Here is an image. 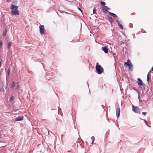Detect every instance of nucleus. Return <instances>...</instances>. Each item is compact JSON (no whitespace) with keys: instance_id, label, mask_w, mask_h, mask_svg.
Here are the masks:
<instances>
[{"instance_id":"29","label":"nucleus","mask_w":153,"mask_h":153,"mask_svg":"<svg viewBox=\"0 0 153 153\" xmlns=\"http://www.w3.org/2000/svg\"><path fill=\"white\" fill-rule=\"evenodd\" d=\"M110 9L108 7L107 10Z\"/></svg>"},{"instance_id":"3","label":"nucleus","mask_w":153,"mask_h":153,"mask_svg":"<svg viewBox=\"0 0 153 153\" xmlns=\"http://www.w3.org/2000/svg\"><path fill=\"white\" fill-rule=\"evenodd\" d=\"M137 80V83L140 88L142 90L144 89V84L143 83L142 80L140 78H138Z\"/></svg>"},{"instance_id":"9","label":"nucleus","mask_w":153,"mask_h":153,"mask_svg":"<svg viewBox=\"0 0 153 153\" xmlns=\"http://www.w3.org/2000/svg\"><path fill=\"white\" fill-rule=\"evenodd\" d=\"M102 49L103 51L105 53H107L108 52V48L106 47H102Z\"/></svg>"},{"instance_id":"16","label":"nucleus","mask_w":153,"mask_h":153,"mask_svg":"<svg viewBox=\"0 0 153 153\" xmlns=\"http://www.w3.org/2000/svg\"><path fill=\"white\" fill-rule=\"evenodd\" d=\"M7 33V29H5V31L3 33V36L4 37L6 35V34Z\"/></svg>"},{"instance_id":"1","label":"nucleus","mask_w":153,"mask_h":153,"mask_svg":"<svg viewBox=\"0 0 153 153\" xmlns=\"http://www.w3.org/2000/svg\"><path fill=\"white\" fill-rule=\"evenodd\" d=\"M11 9L12 10L11 13L12 15H19V12L18 10V7L17 6L12 5Z\"/></svg>"},{"instance_id":"12","label":"nucleus","mask_w":153,"mask_h":153,"mask_svg":"<svg viewBox=\"0 0 153 153\" xmlns=\"http://www.w3.org/2000/svg\"><path fill=\"white\" fill-rule=\"evenodd\" d=\"M108 12L109 13V14L110 15L113 16L114 18H116V17H117V16L116 15H115V14L112 13H111L109 12Z\"/></svg>"},{"instance_id":"30","label":"nucleus","mask_w":153,"mask_h":153,"mask_svg":"<svg viewBox=\"0 0 153 153\" xmlns=\"http://www.w3.org/2000/svg\"><path fill=\"white\" fill-rule=\"evenodd\" d=\"M1 72L0 71V75L1 74Z\"/></svg>"},{"instance_id":"21","label":"nucleus","mask_w":153,"mask_h":153,"mask_svg":"<svg viewBox=\"0 0 153 153\" xmlns=\"http://www.w3.org/2000/svg\"><path fill=\"white\" fill-rule=\"evenodd\" d=\"M93 13L95 14H96V10L95 7H94V8L93 9Z\"/></svg>"},{"instance_id":"20","label":"nucleus","mask_w":153,"mask_h":153,"mask_svg":"<svg viewBox=\"0 0 153 153\" xmlns=\"http://www.w3.org/2000/svg\"><path fill=\"white\" fill-rule=\"evenodd\" d=\"M149 73H148V74L147 75V80L148 82H149Z\"/></svg>"},{"instance_id":"14","label":"nucleus","mask_w":153,"mask_h":153,"mask_svg":"<svg viewBox=\"0 0 153 153\" xmlns=\"http://www.w3.org/2000/svg\"><path fill=\"white\" fill-rule=\"evenodd\" d=\"M11 44H12L11 42H10L8 44V45H7V48L8 49V50L10 49Z\"/></svg>"},{"instance_id":"8","label":"nucleus","mask_w":153,"mask_h":153,"mask_svg":"<svg viewBox=\"0 0 153 153\" xmlns=\"http://www.w3.org/2000/svg\"><path fill=\"white\" fill-rule=\"evenodd\" d=\"M130 63H131L129 59H128L127 62L124 63V65L125 66L127 67L128 66L129 64H130Z\"/></svg>"},{"instance_id":"15","label":"nucleus","mask_w":153,"mask_h":153,"mask_svg":"<svg viewBox=\"0 0 153 153\" xmlns=\"http://www.w3.org/2000/svg\"><path fill=\"white\" fill-rule=\"evenodd\" d=\"M108 20L111 23V24H112V22L113 21V18L111 17H110L108 18Z\"/></svg>"},{"instance_id":"2","label":"nucleus","mask_w":153,"mask_h":153,"mask_svg":"<svg viewBox=\"0 0 153 153\" xmlns=\"http://www.w3.org/2000/svg\"><path fill=\"white\" fill-rule=\"evenodd\" d=\"M96 69L97 73L99 74H101L103 72V69L100 65L97 63L96 66Z\"/></svg>"},{"instance_id":"27","label":"nucleus","mask_w":153,"mask_h":153,"mask_svg":"<svg viewBox=\"0 0 153 153\" xmlns=\"http://www.w3.org/2000/svg\"><path fill=\"white\" fill-rule=\"evenodd\" d=\"M10 71H8L7 72V74L9 75L10 74Z\"/></svg>"},{"instance_id":"7","label":"nucleus","mask_w":153,"mask_h":153,"mask_svg":"<svg viewBox=\"0 0 153 153\" xmlns=\"http://www.w3.org/2000/svg\"><path fill=\"white\" fill-rule=\"evenodd\" d=\"M120 108H117L116 110V114L117 117L120 116Z\"/></svg>"},{"instance_id":"5","label":"nucleus","mask_w":153,"mask_h":153,"mask_svg":"<svg viewBox=\"0 0 153 153\" xmlns=\"http://www.w3.org/2000/svg\"><path fill=\"white\" fill-rule=\"evenodd\" d=\"M40 32L41 34H43L45 33V29L43 25H41L39 27Z\"/></svg>"},{"instance_id":"28","label":"nucleus","mask_w":153,"mask_h":153,"mask_svg":"<svg viewBox=\"0 0 153 153\" xmlns=\"http://www.w3.org/2000/svg\"><path fill=\"white\" fill-rule=\"evenodd\" d=\"M94 138V137H92V138Z\"/></svg>"},{"instance_id":"18","label":"nucleus","mask_w":153,"mask_h":153,"mask_svg":"<svg viewBox=\"0 0 153 153\" xmlns=\"http://www.w3.org/2000/svg\"><path fill=\"white\" fill-rule=\"evenodd\" d=\"M14 99V97L13 96H11L10 98V99L9 100L10 102H12Z\"/></svg>"},{"instance_id":"11","label":"nucleus","mask_w":153,"mask_h":153,"mask_svg":"<svg viewBox=\"0 0 153 153\" xmlns=\"http://www.w3.org/2000/svg\"><path fill=\"white\" fill-rule=\"evenodd\" d=\"M128 67L129 70L131 71H132L133 70V65L131 63H130V64H129Z\"/></svg>"},{"instance_id":"17","label":"nucleus","mask_w":153,"mask_h":153,"mask_svg":"<svg viewBox=\"0 0 153 153\" xmlns=\"http://www.w3.org/2000/svg\"><path fill=\"white\" fill-rule=\"evenodd\" d=\"M15 86V82H13L11 85V88L13 89V88Z\"/></svg>"},{"instance_id":"24","label":"nucleus","mask_w":153,"mask_h":153,"mask_svg":"<svg viewBox=\"0 0 153 153\" xmlns=\"http://www.w3.org/2000/svg\"><path fill=\"white\" fill-rule=\"evenodd\" d=\"M6 1L7 2H10L12 0H6Z\"/></svg>"},{"instance_id":"23","label":"nucleus","mask_w":153,"mask_h":153,"mask_svg":"<svg viewBox=\"0 0 153 153\" xmlns=\"http://www.w3.org/2000/svg\"><path fill=\"white\" fill-rule=\"evenodd\" d=\"M2 45V42H0V48L1 47V46Z\"/></svg>"},{"instance_id":"22","label":"nucleus","mask_w":153,"mask_h":153,"mask_svg":"<svg viewBox=\"0 0 153 153\" xmlns=\"http://www.w3.org/2000/svg\"><path fill=\"white\" fill-rule=\"evenodd\" d=\"M147 114V112H143L142 113V114L144 116H145Z\"/></svg>"},{"instance_id":"26","label":"nucleus","mask_w":153,"mask_h":153,"mask_svg":"<svg viewBox=\"0 0 153 153\" xmlns=\"http://www.w3.org/2000/svg\"><path fill=\"white\" fill-rule=\"evenodd\" d=\"M78 9H79L80 11H81V12H82L81 10V9L80 8H79V7H78Z\"/></svg>"},{"instance_id":"10","label":"nucleus","mask_w":153,"mask_h":153,"mask_svg":"<svg viewBox=\"0 0 153 153\" xmlns=\"http://www.w3.org/2000/svg\"><path fill=\"white\" fill-rule=\"evenodd\" d=\"M107 8L108 7L106 6H103L102 7V9L103 11V12L104 13H105V11H107Z\"/></svg>"},{"instance_id":"13","label":"nucleus","mask_w":153,"mask_h":153,"mask_svg":"<svg viewBox=\"0 0 153 153\" xmlns=\"http://www.w3.org/2000/svg\"><path fill=\"white\" fill-rule=\"evenodd\" d=\"M117 23L118 25L119 26V27H120V28L121 29L123 30V27L121 25L119 22V21H118V20L117 21Z\"/></svg>"},{"instance_id":"6","label":"nucleus","mask_w":153,"mask_h":153,"mask_svg":"<svg viewBox=\"0 0 153 153\" xmlns=\"http://www.w3.org/2000/svg\"><path fill=\"white\" fill-rule=\"evenodd\" d=\"M23 117L22 116H18L17 117L15 120L16 121H19L22 120H23Z\"/></svg>"},{"instance_id":"19","label":"nucleus","mask_w":153,"mask_h":153,"mask_svg":"<svg viewBox=\"0 0 153 153\" xmlns=\"http://www.w3.org/2000/svg\"><path fill=\"white\" fill-rule=\"evenodd\" d=\"M100 3L101 5L105 6V2L101 1Z\"/></svg>"},{"instance_id":"4","label":"nucleus","mask_w":153,"mask_h":153,"mask_svg":"<svg viewBox=\"0 0 153 153\" xmlns=\"http://www.w3.org/2000/svg\"><path fill=\"white\" fill-rule=\"evenodd\" d=\"M132 111L135 113L140 114V109L138 107L135 106L134 105H132Z\"/></svg>"},{"instance_id":"31","label":"nucleus","mask_w":153,"mask_h":153,"mask_svg":"<svg viewBox=\"0 0 153 153\" xmlns=\"http://www.w3.org/2000/svg\"><path fill=\"white\" fill-rule=\"evenodd\" d=\"M1 137V135L0 134V137Z\"/></svg>"},{"instance_id":"25","label":"nucleus","mask_w":153,"mask_h":153,"mask_svg":"<svg viewBox=\"0 0 153 153\" xmlns=\"http://www.w3.org/2000/svg\"><path fill=\"white\" fill-rule=\"evenodd\" d=\"M19 85H18L16 87V88L17 89H18V88H19Z\"/></svg>"}]
</instances>
